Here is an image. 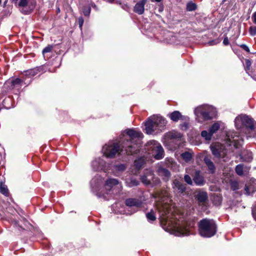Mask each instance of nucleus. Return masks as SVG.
Listing matches in <instances>:
<instances>
[{"mask_svg": "<svg viewBox=\"0 0 256 256\" xmlns=\"http://www.w3.org/2000/svg\"><path fill=\"white\" fill-rule=\"evenodd\" d=\"M126 132L129 138L124 139L122 144L121 148L118 143L112 142H110L103 146L102 150L104 156L112 158L118 152L122 154L132 155L139 151L140 144L138 138L142 137V133L133 129H128Z\"/></svg>", "mask_w": 256, "mask_h": 256, "instance_id": "obj_1", "label": "nucleus"}, {"mask_svg": "<svg viewBox=\"0 0 256 256\" xmlns=\"http://www.w3.org/2000/svg\"><path fill=\"white\" fill-rule=\"evenodd\" d=\"M198 230L202 236L210 238L216 232V224L213 220L204 218L198 222Z\"/></svg>", "mask_w": 256, "mask_h": 256, "instance_id": "obj_2", "label": "nucleus"}, {"mask_svg": "<svg viewBox=\"0 0 256 256\" xmlns=\"http://www.w3.org/2000/svg\"><path fill=\"white\" fill-rule=\"evenodd\" d=\"M167 120L158 115L149 118L145 122V130L148 134H152L156 130L163 128L166 124Z\"/></svg>", "mask_w": 256, "mask_h": 256, "instance_id": "obj_3", "label": "nucleus"}, {"mask_svg": "<svg viewBox=\"0 0 256 256\" xmlns=\"http://www.w3.org/2000/svg\"><path fill=\"white\" fill-rule=\"evenodd\" d=\"M194 114L197 117L201 116L204 120H206L214 118L216 115V110L212 106L202 105L195 109Z\"/></svg>", "mask_w": 256, "mask_h": 256, "instance_id": "obj_4", "label": "nucleus"}, {"mask_svg": "<svg viewBox=\"0 0 256 256\" xmlns=\"http://www.w3.org/2000/svg\"><path fill=\"white\" fill-rule=\"evenodd\" d=\"M234 123L237 129L245 128L252 130H254L256 126V122L252 118L242 114L235 118Z\"/></svg>", "mask_w": 256, "mask_h": 256, "instance_id": "obj_5", "label": "nucleus"}, {"mask_svg": "<svg viewBox=\"0 0 256 256\" xmlns=\"http://www.w3.org/2000/svg\"><path fill=\"white\" fill-rule=\"evenodd\" d=\"M194 225L193 222L188 223L187 222H179L174 226L173 234L178 236H188L190 234L191 228Z\"/></svg>", "mask_w": 256, "mask_h": 256, "instance_id": "obj_6", "label": "nucleus"}, {"mask_svg": "<svg viewBox=\"0 0 256 256\" xmlns=\"http://www.w3.org/2000/svg\"><path fill=\"white\" fill-rule=\"evenodd\" d=\"M102 184V178L98 174H96L90 181V186L92 191L98 197L100 198L103 196L101 192H99Z\"/></svg>", "mask_w": 256, "mask_h": 256, "instance_id": "obj_7", "label": "nucleus"}, {"mask_svg": "<svg viewBox=\"0 0 256 256\" xmlns=\"http://www.w3.org/2000/svg\"><path fill=\"white\" fill-rule=\"evenodd\" d=\"M225 144L230 146H234V147L238 148V146L240 144L239 136L233 131L227 132Z\"/></svg>", "mask_w": 256, "mask_h": 256, "instance_id": "obj_8", "label": "nucleus"}, {"mask_svg": "<svg viewBox=\"0 0 256 256\" xmlns=\"http://www.w3.org/2000/svg\"><path fill=\"white\" fill-rule=\"evenodd\" d=\"M210 149L216 158L220 159L224 158L226 152L222 145L218 143L213 144L210 146Z\"/></svg>", "mask_w": 256, "mask_h": 256, "instance_id": "obj_9", "label": "nucleus"}, {"mask_svg": "<svg viewBox=\"0 0 256 256\" xmlns=\"http://www.w3.org/2000/svg\"><path fill=\"white\" fill-rule=\"evenodd\" d=\"M154 145L152 147V154L156 160H161L164 157V150L160 144L156 141H154Z\"/></svg>", "mask_w": 256, "mask_h": 256, "instance_id": "obj_10", "label": "nucleus"}, {"mask_svg": "<svg viewBox=\"0 0 256 256\" xmlns=\"http://www.w3.org/2000/svg\"><path fill=\"white\" fill-rule=\"evenodd\" d=\"M172 188L175 192L184 195L186 190V184L175 179L172 184Z\"/></svg>", "mask_w": 256, "mask_h": 256, "instance_id": "obj_11", "label": "nucleus"}, {"mask_svg": "<svg viewBox=\"0 0 256 256\" xmlns=\"http://www.w3.org/2000/svg\"><path fill=\"white\" fill-rule=\"evenodd\" d=\"M125 204L128 207L140 208L142 205V201L141 198H128L126 200Z\"/></svg>", "mask_w": 256, "mask_h": 256, "instance_id": "obj_12", "label": "nucleus"}, {"mask_svg": "<svg viewBox=\"0 0 256 256\" xmlns=\"http://www.w3.org/2000/svg\"><path fill=\"white\" fill-rule=\"evenodd\" d=\"M106 162L100 158H96L92 161L91 166L94 171L103 170L105 166Z\"/></svg>", "mask_w": 256, "mask_h": 256, "instance_id": "obj_13", "label": "nucleus"}, {"mask_svg": "<svg viewBox=\"0 0 256 256\" xmlns=\"http://www.w3.org/2000/svg\"><path fill=\"white\" fill-rule=\"evenodd\" d=\"M170 119L174 122H178L179 120H186L188 119V116H182L178 110H175L168 114Z\"/></svg>", "mask_w": 256, "mask_h": 256, "instance_id": "obj_14", "label": "nucleus"}, {"mask_svg": "<svg viewBox=\"0 0 256 256\" xmlns=\"http://www.w3.org/2000/svg\"><path fill=\"white\" fill-rule=\"evenodd\" d=\"M148 0H140L134 6V11L138 14H142L144 12V6Z\"/></svg>", "mask_w": 256, "mask_h": 256, "instance_id": "obj_15", "label": "nucleus"}, {"mask_svg": "<svg viewBox=\"0 0 256 256\" xmlns=\"http://www.w3.org/2000/svg\"><path fill=\"white\" fill-rule=\"evenodd\" d=\"M193 182L198 186H202L205 184L206 182L203 176L200 174V171L197 170L195 172Z\"/></svg>", "mask_w": 256, "mask_h": 256, "instance_id": "obj_16", "label": "nucleus"}, {"mask_svg": "<svg viewBox=\"0 0 256 256\" xmlns=\"http://www.w3.org/2000/svg\"><path fill=\"white\" fill-rule=\"evenodd\" d=\"M118 184V180L116 178H109L108 179L105 184L104 188L105 189L108 191V192H107V194H108L109 192H110V190H113L114 189V187L116 186H117Z\"/></svg>", "mask_w": 256, "mask_h": 256, "instance_id": "obj_17", "label": "nucleus"}, {"mask_svg": "<svg viewBox=\"0 0 256 256\" xmlns=\"http://www.w3.org/2000/svg\"><path fill=\"white\" fill-rule=\"evenodd\" d=\"M194 197L198 203L203 204L207 200L208 194L204 191L199 190L196 192Z\"/></svg>", "mask_w": 256, "mask_h": 256, "instance_id": "obj_18", "label": "nucleus"}, {"mask_svg": "<svg viewBox=\"0 0 256 256\" xmlns=\"http://www.w3.org/2000/svg\"><path fill=\"white\" fill-rule=\"evenodd\" d=\"M166 166L172 170L173 171H178V170L179 166L172 158H168L166 160Z\"/></svg>", "mask_w": 256, "mask_h": 256, "instance_id": "obj_19", "label": "nucleus"}, {"mask_svg": "<svg viewBox=\"0 0 256 256\" xmlns=\"http://www.w3.org/2000/svg\"><path fill=\"white\" fill-rule=\"evenodd\" d=\"M204 160L207 167L208 168L210 173H214L216 170V166L211 160L208 156H205Z\"/></svg>", "mask_w": 256, "mask_h": 256, "instance_id": "obj_20", "label": "nucleus"}, {"mask_svg": "<svg viewBox=\"0 0 256 256\" xmlns=\"http://www.w3.org/2000/svg\"><path fill=\"white\" fill-rule=\"evenodd\" d=\"M145 163V158L144 156L140 157L134 160V166L137 170H139L142 168Z\"/></svg>", "mask_w": 256, "mask_h": 256, "instance_id": "obj_21", "label": "nucleus"}, {"mask_svg": "<svg viewBox=\"0 0 256 256\" xmlns=\"http://www.w3.org/2000/svg\"><path fill=\"white\" fill-rule=\"evenodd\" d=\"M244 190L247 195H250L256 191V186L254 184H246L244 186Z\"/></svg>", "mask_w": 256, "mask_h": 256, "instance_id": "obj_22", "label": "nucleus"}, {"mask_svg": "<svg viewBox=\"0 0 256 256\" xmlns=\"http://www.w3.org/2000/svg\"><path fill=\"white\" fill-rule=\"evenodd\" d=\"M242 63L244 67V70L246 71V73L248 74V75L250 76L252 72H254L251 70V60L249 59H245L244 61L242 62Z\"/></svg>", "mask_w": 256, "mask_h": 256, "instance_id": "obj_23", "label": "nucleus"}, {"mask_svg": "<svg viewBox=\"0 0 256 256\" xmlns=\"http://www.w3.org/2000/svg\"><path fill=\"white\" fill-rule=\"evenodd\" d=\"M126 169V166L124 164H116L114 166V172L116 176H118L119 172H124Z\"/></svg>", "mask_w": 256, "mask_h": 256, "instance_id": "obj_24", "label": "nucleus"}, {"mask_svg": "<svg viewBox=\"0 0 256 256\" xmlns=\"http://www.w3.org/2000/svg\"><path fill=\"white\" fill-rule=\"evenodd\" d=\"M181 158L186 162H190L192 158V153L185 152L180 154Z\"/></svg>", "mask_w": 256, "mask_h": 256, "instance_id": "obj_25", "label": "nucleus"}, {"mask_svg": "<svg viewBox=\"0 0 256 256\" xmlns=\"http://www.w3.org/2000/svg\"><path fill=\"white\" fill-rule=\"evenodd\" d=\"M201 136L204 138V140L209 142L211 140L212 134V133L208 130H204L202 131L201 132Z\"/></svg>", "mask_w": 256, "mask_h": 256, "instance_id": "obj_26", "label": "nucleus"}, {"mask_svg": "<svg viewBox=\"0 0 256 256\" xmlns=\"http://www.w3.org/2000/svg\"><path fill=\"white\" fill-rule=\"evenodd\" d=\"M158 172L160 176H164L166 178H168L170 176V171L165 168H158Z\"/></svg>", "mask_w": 256, "mask_h": 256, "instance_id": "obj_27", "label": "nucleus"}, {"mask_svg": "<svg viewBox=\"0 0 256 256\" xmlns=\"http://www.w3.org/2000/svg\"><path fill=\"white\" fill-rule=\"evenodd\" d=\"M182 120L184 122L180 124L179 128L182 130L186 131L189 128V118L188 116L187 120Z\"/></svg>", "mask_w": 256, "mask_h": 256, "instance_id": "obj_28", "label": "nucleus"}, {"mask_svg": "<svg viewBox=\"0 0 256 256\" xmlns=\"http://www.w3.org/2000/svg\"><path fill=\"white\" fill-rule=\"evenodd\" d=\"M0 192L6 196H8L9 194L6 186L2 182H0Z\"/></svg>", "mask_w": 256, "mask_h": 256, "instance_id": "obj_29", "label": "nucleus"}, {"mask_svg": "<svg viewBox=\"0 0 256 256\" xmlns=\"http://www.w3.org/2000/svg\"><path fill=\"white\" fill-rule=\"evenodd\" d=\"M220 124L218 122H215L209 128L208 130L213 135L220 129Z\"/></svg>", "mask_w": 256, "mask_h": 256, "instance_id": "obj_30", "label": "nucleus"}, {"mask_svg": "<svg viewBox=\"0 0 256 256\" xmlns=\"http://www.w3.org/2000/svg\"><path fill=\"white\" fill-rule=\"evenodd\" d=\"M146 217L149 222H153L156 220V215L152 210H151L150 212L146 214Z\"/></svg>", "mask_w": 256, "mask_h": 256, "instance_id": "obj_31", "label": "nucleus"}, {"mask_svg": "<svg viewBox=\"0 0 256 256\" xmlns=\"http://www.w3.org/2000/svg\"><path fill=\"white\" fill-rule=\"evenodd\" d=\"M156 208L160 212L164 211V213H166L167 211V206L161 203V202H157Z\"/></svg>", "mask_w": 256, "mask_h": 256, "instance_id": "obj_32", "label": "nucleus"}, {"mask_svg": "<svg viewBox=\"0 0 256 256\" xmlns=\"http://www.w3.org/2000/svg\"><path fill=\"white\" fill-rule=\"evenodd\" d=\"M196 8V4L192 2H188L186 4V10L188 12L194 11Z\"/></svg>", "mask_w": 256, "mask_h": 256, "instance_id": "obj_33", "label": "nucleus"}, {"mask_svg": "<svg viewBox=\"0 0 256 256\" xmlns=\"http://www.w3.org/2000/svg\"><path fill=\"white\" fill-rule=\"evenodd\" d=\"M126 182L128 184V186L129 187L137 186L139 184V182L136 178H132L128 180H127Z\"/></svg>", "mask_w": 256, "mask_h": 256, "instance_id": "obj_34", "label": "nucleus"}, {"mask_svg": "<svg viewBox=\"0 0 256 256\" xmlns=\"http://www.w3.org/2000/svg\"><path fill=\"white\" fill-rule=\"evenodd\" d=\"M244 165L242 164H239L236 167L235 170L236 173L238 176H242L244 174L243 172Z\"/></svg>", "mask_w": 256, "mask_h": 256, "instance_id": "obj_35", "label": "nucleus"}, {"mask_svg": "<svg viewBox=\"0 0 256 256\" xmlns=\"http://www.w3.org/2000/svg\"><path fill=\"white\" fill-rule=\"evenodd\" d=\"M170 136L173 139H180L182 137V134L177 132H172L170 133Z\"/></svg>", "mask_w": 256, "mask_h": 256, "instance_id": "obj_36", "label": "nucleus"}, {"mask_svg": "<svg viewBox=\"0 0 256 256\" xmlns=\"http://www.w3.org/2000/svg\"><path fill=\"white\" fill-rule=\"evenodd\" d=\"M184 182L189 185L192 186L193 184V180L190 176L188 174H185L184 177Z\"/></svg>", "mask_w": 256, "mask_h": 256, "instance_id": "obj_37", "label": "nucleus"}, {"mask_svg": "<svg viewBox=\"0 0 256 256\" xmlns=\"http://www.w3.org/2000/svg\"><path fill=\"white\" fill-rule=\"evenodd\" d=\"M249 34L250 36H254L256 35V26H251L248 30Z\"/></svg>", "mask_w": 256, "mask_h": 256, "instance_id": "obj_38", "label": "nucleus"}, {"mask_svg": "<svg viewBox=\"0 0 256 256\" xmlns=\"http://www.w3.org/2000/svg\"><path fill=\"white\" fill-rule=\"evenodd\" d=\"M37 74L36 70H27L26 72V74L27 76H29L30 77L34 76Z\"/></svg>", "mask_w": 256, "mask_h": 256, "instance_id": "obj_39", "label": "nucleus"}, {"mask_svg": "<svg viewBox=\"0 0 256 256\" xmlns=\"http://www.w3.org/2000/svg\"><path fill=\"white\" fill-rule=\"evenodd\" d=\"M22 82H23V81L19 78H16L12 81V86H16L17 84H21Z\"/></svg>", "mask_w": 256, "mask_h": 256, "instance_id": "obj_40", "label": "nucleus"}, {"mask_svg": "<svg viewBox=\"0 0 256 256\" xmlns=\"http://www.w3.org/2000/svg\"><path fill=\"white\" fill-rule=\"evenodd\" d=\"M52 46L50 45L44 48L42 50V54L44 56V54H46L50 52L52 50Z\"/></svg>", "mask_w": 256, "mask_h": 256, "instance_id": "obj_41", "label": "nucleus"}, {"mask_svg": "<svg viewBox=\"0 0 256 256\" xmlns=\"http://www.w3.org/2000/svg\"><path fill=\"white\" fill-rule=\"evenodd\" d=\"M90 10H91V9H90V7H88V8L84 7L83 8L84 14L85 16H89V14H90Z\"/></svg>", "mask_w": 256, "mask_h": 256, "instance_id": "obj_42", "label": "nucleus"}, {"mask_svg": "<svg viewBox=\"0 0 256 256\" xmlns=\"http://www.w3.org/2000/svg\"><path fill=\"white\" fill-rule=\"evenodd\" d=\"M28 3V0H20L18 3V6L24 8L27 6Z\"/></svg>", "mask_w": 256, "mask_h": 256, "instance_id": "obj_43", "label": "nucleus"}, {"mask_svg": "<svg viewBox=\"0 0 256 256\" xmlns=\"http://www.w3.org/2000/svg\"><path fill=\"white\" fill-rule=\"evenodd\" d=\"M141 180L142 182L146 184H148L150 183V180L147 178L146 176L144 175L141 177Z\"/></svg>", "mask_w": 256, "mask_h": 256, "instance_id": "obj_44", "label": "nucleus"}, {"mask_svg": "<svg viewBox=\"0 0 256 256\" xmlns=\"http://www.w3.org/2000/svg\"><path fill=\"white\" fill-rule=\"evenodd\" d=\"M84 22V18L82 16H80L78 18V25H79V28H80V29L81 30H82V27Z\"/></svg>", "mask_w": 256, "mask_h": 256, "instance_id": "obj_45", "label": "nucleus"}, {"mask_svg": "<svg viewBox=\"0 0 256 256\" xmlns=\"http://www.w3.org/2000/svg\"><path fill=\"white\" fill-rule=\"evenodd\" d=\"M156 9H158V12L160 13H161L164 10V5L160 3L159 4L158 6L156 8Z\"/></svg>", "mask_w": 256, "mask_h": 256, "instance_id": "obj_46", "label": "nucleus"}, {"mask_svg": "<svg viewBox=\"0 0 256 256\" xmlns=\"http://www.w3.org/2000/svg\"><path fill=\"white\" fill-rule=\"evenodd\" d=\"M239 46L242 48L246 52H250V50L246 44H242L239 45Z\"/></svg>", "mask_w": 256, "mask_h": 256, "instance_id": "obj_47", "label": "nucleus"}, {"mask_svg": "<svg viewBox=\"0 0 256 256\" xmlns=\"http://www.w3.org/2000/svg\"><path fill=\"white\" fill-rule=\"evenodd\" d=\"M252 156L251 152L248 154V156L247 158H246L244 160L248 162H250L252 161Z\"/></svg>", "mask_w": 256, "mask_h": 256, "instance_id": "obj_48", "label": "nucleus"}, {"mask_svg": "<svg viewBox=\"0 0 256 256\" xmlns=\"http://www.w3.org/2000/svg\"><path fill=\"white\" fill-rule=\"evenodd\" d=\"M252 19L253 22L256 24V12H254L252 16Z\"/></svg>", "mask_w": 256, "mask_h": 256, "instance_id": "obj_49", "label": "nucleus"}, {"mask_svg": "<svg viewBox=\"0 0 256 256\" xmlns=\"http://www.w3.org/2000/svg\"><path fill=\"white\" fill-rule=\"evenodd\" d=\"M229 40H228V37H226L224 38V40H223V44L225 46H228L229 44Z\"/></svg>", "mask_w": 256, "mask_h": 256, "instance_id": "obj_50", "label": "nucleus"}, {"mask_svg": "<svg viewBox=\"0 0 256 256\" xmlns=\"http://www.w3.org/2000/svg\"><path fill=\"white\" fill-rule=\"evenodd\" d=\"M218 42L216 40H212L208 42V44L210 46L216 44Z\"/></svg>", "mask_w": 256, "mask_h": 256, "instance_id": "obj_51", "label": "nucleus"}, {"mask_svg": "<svg viewBox=\"0 0 256 256\" xmlns=\"http://www.w3.org/2000/svg\"><path fill=\"white\" fill-rule=\"evenodd\" d=\"M250 76L253 79L256 80V72H252V74H250Z\"/></svg>", "mask_w": 256, "mask_h": 256, "instance_id": "obj_52", "label": "nucleus"}, {"mask_svg": "<svg viewBox=\"0 0 256 256\" xmlns=\"http://www.w3.org/2000/svg\"><path fill=\"white\" fill-rule=\"evenodd\" d=\"M216 198V200L218 201V204H220L222 202V198L220 196H217Z\"/></svg>", "mask_w": 256, "mask_h": 256, "instance_id": "obj_53", "label": "nucleus"}, {"mask_svg": "<svg viewBox=\"0 0 256 256\" xmlns=\"http://www.w3.org/2000/svg\"><path fill=\"white\" fill-rule=\"evenodd\" d=\"M22 13H24V14H30V11H28V10H24V8H22Z\"/></svg>", "mask_w": 256, "mask_h": 256, "instance_id": "obj_54", "label": "nucleus"}, {"mask_svg": "<svg viewBox=\"0 0 256 256\" xmlns=\"http://www.w3.org/2000/svg\"><path fill=\"white\" fill-rule=\"evenodd\" d=\"M232 188L233 190H236L238 189V187L236 185L235 186L234 184H233L232 185Z\"/></svg>", "mask_w": 256, "mask_h": 256, "instance_id": "obj_55", "label": "nucleus"}, {"mask_svg": "<svg viewBox=\"0 0 256 256\" xmlns=\"http://www.w3.org/2000/svg\"><path fill=\"white\" fill-rule=\"evenodd\" d=\"M156 198H158V200L162 201V198H160V196H156Z\"/></svg>", "mask_w": 256, "mask_h": 256, "instance_id": "obj_56", "label": "nucleus"}, {"mask_svg": "<svg viewBox=\"0 0 256 256\" xmlns=\"http://www.w3.org/2000/svg\"><path fill=\"white\" fill-rule=\"evenodd\" d=\"M36 4V2H34L33 3H32V9L34 8V4Z\"/></svg>", "mask_w": 256, "mask_h": 256, "instance_id": "obj_57", "label": "nucleus"}, {"mask_svg": "<svg viewBox=\"0 0 256 256\" xmlns=\"http://www.w3.org/2000/svg\"><path fill=\"white\" fill-rule=\"evenodd\" d=\"M252 215L254 218L256 220V214H254V212H252Z\"/></svg>", "mask_w": 256, "mask_h": 256, "instance_id": "obj_58", "label": "nucleus"}, {"mask_svg": "<svg viewBox=\"0 0 256 256\" xmlns=\"http://www.w3.org/2000/svg\"><path fill=\"white\" fill-rule=\"evenodd\" d=\"M162 0H154L155 2H161Z\"/></svg>", "mask_w": 256, "mask_h": 256, "instance_id": "obj_59", "label": "nucleus"}, {"mask_svg": "<svg viewBox=\"0 0 256 256\" xmlns=\"http://www.w3.org/2000/svg\"><path fill=\"white\" fill-rule=\"evenodd\" d=\"M57 12H60V8H58V10H57Z\"/></svg>", "mask_w": 256, "mask_h": 256, "instance_id": "obj_60", "label": "nucleus"}, {"mask_svg": "<svg viewBox=\"0 0 256 256\" xmlns=\"http://www.w3.org/2000/svg\"><path fill=\"white\" fill-rule=\"evenodd\" d=\"M13 2H14L15 3H16L18 2V0H12Z\"/></svg>", "mask_w": 256, "mask_h": 256, "instance_id": "obj_61", "label": "nucleus"}, {"mask_svg": "<svg viewBox=\"0 0 256 256\" xmlns=\"http://www.w3.org/2000/svg\"><path fill=\"white\" fill-rule=\"evenodd\" d=\"M15 224H16V225H17V224H18V222H16V221L15 222Z\"/></svg>", "mask_w": 256, "mask_h": 256, "instance_id": "obj_62", "label": "nucleus"}, {"mask_svg": "<svg viewBox=\"0 0 256 256\" xmlns=\"http://www.w3.org/2000/svg\"><path fill=\"white\" fill-rule=\"evenodd\" d=\"M116 2L119 4H120V2L117 1Z\"/></svg>", "mask_w": 256, "mask_h": 256, "instance_id": "obj_63", "label": "nucleus"}, {"mask_svg": "<svg viewBox=\"0 0 256 256\" xmlns=\"http://www.w3.org/2000/svg\"><path fill=\"white\" fill-rule=\"evenodd\" d=\"M226 0H223L222 1H223V2H226Z\"/></svg>", "mask_w": 256, "mask_h": 256, "instance_id": "obj_64", "label": "nucleus"}]
</instances>
